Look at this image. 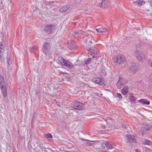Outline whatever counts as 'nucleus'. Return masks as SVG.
Returning <instances> with one entry per match:
<instances>
[{"mask_svg": "<svg viewBox=\"0 0 152 152\" xmlns=\"http://www.w3.org/2000/svg\"><path fill=\"white\" fill-rule=\"evenodd\" d=\"M42 31L47 34H52L54 31V27L53 25H48L44 27Z\"/></svg>", "mask_w": 152, "mask_h": 152, "instance_id": "obj_1", "label": "nucleus"}, {"mask_svg": "<svg viewBox=\"0 0 152 152\" xmlns=\"http://www.w3.org/2000/svg\"><path fill=\"white\" fill-rule=\"evenodd\" d=\"M51 48L50 44L48 42L45 43L42 47V51L43 53L45 55L49 54L51 50Z\"/></svg>", "mask_w": 152, "mask_h": 152, "instance_id": "obj_2", "label": "nucleus"}, {"mask_svg": "<svg viewBox=\"0 0 152 152\" xmlns=\"http://www.w3.org/2000/svg\"><path fill=\"white\" fill-rule=\"evenodd\" d=\"M72 106L74 109L77 110H81L84 108L83 104L80 102L78 101H75L74 102Z\"/></svg>", "mask_w": 152, "mask_h": 152, "instance_id": "obj_3", "label": "nucleus"}, {"mask_svg": "<svg viewBox=\"0 0 152 152\" xmlns=\"http://www.w3.org/2000/svg\"><path fill=\"white\" fill-rule=\"evenodd\" d=\"M137 59L139 61H142L145 58L144 54L141 51L137 50L135 52Z\"/></svg>", "mask_w": 152, "mask_h": 152, "instance_id": "obj_4", "label": "nucleus"}, {"mask_svg": "<svg viewBox=\"0 0 152 152\" xmlns=\"http://www.w3.org/2000/svg\"><path fill=\"white\" fill-rule=\"evenodd\" d=\"M138 69V67L134 63L131 64L130 66L128 69L129 72L131 73H135Z\"/></svg>", "mask_w": 152, "mask_h": 152, "instance_id": "obj_5", "label": "nucleus"}, {"mask_svg": "<svg viewBox=\"0 0 152 152\" xmlns=\"http://www.w3.org/2000/svg\"><path fill=\"white\" fill-rule=\"evenodd\" d=\"M4 46L2 43H0V60L1 61L4 63V50L3 49Z\"/></svg>", "mask_w": 152, "mask_h": 152, "instance_id": "obj_6", "label": "nucleus"}, {"mask_svg": "<svg viewBox=\"0 0 152 152\" xmlns=\"http://www.w3.org/2000/svg\"><path fill=\"white\" fill-rule=\"evenodd\" d=\"M4 46L2 43H0V60L1 61L4 63V50L3 49Z\"/></svg>", "mask_w": 152, "mask_h": 152, "instance_id": "obj_7", "label": "nucleus"}, {"mask_svg": "<svg viewBox=\"0 0 152 152\" xmlns=\"http://www.w3.org/2000/svg\"><path fill=\"white\" fill-rule=\"evenodd\" d=\"M126 137L127 138L126 140H127V142H133L136 141L135 137L131 135L126 134Z\"/></svg>", "mask_w": 152, "mask_h": 152, "instance_id": "obj_8", "label": "nucleus"}, {"mask_svg": "<svg viewBox=\"0 0 152 152\" xmlns=\"http://www.w3.org/2000/svg\"><path fill=\"white\" fill-rule=\"evenodd\" d=\"M88 50L91 53V55L94 58L97 57L98 55L97 51L95 50V48L93 47L89 48Z\"/></svg>", "mask_w": 152, "mask_h": 152, "instance_id": "obj_9", "label": "nucleus"}, {"mask_svg": "<svg viewBox=\"0 0 152 152\" xmlns=\"http://www.w3.org/2000/svg\"><path fill=\"white\" fill-rule=\"evenodd\" d=\"M126 58L123 56H118L116 60L117 63L119 64H123L126 61Z\"/></svg>", "mask_w": 152, "mask_h": 152, "instance_id": "obj_10", "label": "nucleus"}, {"mask_svg": "<svg viewBox=\"0 0 152 152\" xmlns=\"http://www.w3.org/2000/svg\"><path fill=\"white\" fill-rule=\"evenodd\" d=\"M152 127L151 125L149 124H145L143 126L142 129V134H146L147 133L146 131H148Z\"/></svg>", "mask_w": 152, "mask_h": 152, "instance_id": "obj_11", "label": "nucleus"}, {"mask_svg": "<svg viewBox=\"0 0 152 152\" xmlns=\"http://www.w3.org/2000/svg\"><path fill=\"white\" fill-rule=\"evenodd\" d=\"M67 45L68 48L71 50L75 48L77 46L75 44L74 41L72 40L68 41Z\"/></svg>", "mask_w": 152, "mask_h": 152, "instance_id": "obj_12", "label": "nucleus"}, {"mask_svg": "<svg viewBox=\"0 0 152 152\" xmlns=\"http://www.w3.org/2000/svg\"><path fill=\"white\" fill-rule=\"evenodd\" d=\"M145 3V2L143 0H139L133 2L132 3V4L134 6H140L144 4Z\"/></svg>", "mask_w": 152, "mask_h": 152, "instance_id": "obj_13", "label": "nucleus"}, {"mask_svg": "<svg viewBox=\"0 0 152 152\" xmlns=\"http://www.w3.org/2000/svg\"><path fill=\"white\" fill-rule=\"evenodd\" d=\"M124 85V80L121 78L119 77L117 82L116 86L118 88H120Z\"/></svg>", "mask_w": 152, "mask_h": 152, "instance_id": "obj_14", "label": "nucleus"}, {"mask_svg": "<svg viewBox=\"0 0 152 152\" xmlns=\"http://www.w3.org/2000/svg\"><path fill=\"white\" fill-rule=\"evenodd\" d=\"M56 61L58 64L62 66L64 62L65 61V60L62 57H59Z\"/></svg>", "mask_w": 152, "mask_h": 152, "instance_id": "obj_15", "label": "nucleus"}, {"mask_svg": "<svg viewBox=\"0 0 152 152\" xmlns=\"http://www.w3.org/2000/svg\"><path fill=\"white\" fill-rule=\"evenodd\" d=\"M128 89L129 87L128 86H124L123 88L121 91V93L123 95H126L128 93Z\"/></svg>", "mask_w": 152, "mask_h": 152, "instance_id": "obj_16", "label": "nucleus"}, {"mask_svg": "<svg viewBox=\"0 0 152 152\" xmlns=\"http://www.w3.org/2000/svg\"><path fill=\"white\" fill-rule=\"evenodd\" d=\"M1 89L4 96L5 97L7 96V90L5 86H4L2 85L1 86Z\"/></svg>", "mask_w": 152, "mask_h": 152, "instance_id": "obj_17", "label": "nucleus"}, {"mask_svg": "<svg viewBox=\"0 0 152 152\" xmlns=\"http://www.w3.org/2000/svg\"><path fill=\"white\" fill-rule=\"evenodd\" d=\"M94 38L92 37H89L86 39V43L88 45L91 46L92 45V41Z\"/></svg>", "mask_w": 152, "mask_h": 152, "instance_id": "obj_18", "label": "nucleus"}, {"mask_svg": "<svg viewBox=\"0 0 152 152\" xmlns=\"http://www.w3.org/2000/svg\"><path fill=\"white\" fill-rule=\"evenodd\" d=\"M70 7V6L69 5L66 4L65 6L63 7L60 9V11L61 12H65L68 10Z\"/></svg>", "mask_w": 152, "mask_h": 152, "instance_id": "obj_19", "label": "nucleus"}, {"mask_svg": "<svg viewBox=\"0 0 152 152\" xmlns=\"http://www.w3.org/2000/svg\"><path fill=\"white\" fill-rule=\"evenodd\" d=\"M139 102H140L141 103L145 104H149L150 102L146 99H141L139 100Z\"/></svg>", "mask_w": 152, "mask_h": 152, "instance_id": "obj_20", "label": "nucleus"}, {"mask_svg": "<svg viewBox=\"0 0 152 152\" xmlns=\"http://www.w3.org/2000/svg\"><path fill=\"white\" fill-rule=\"evenodd\" d=\"M62 65L66 66L69 69H71L73 68L72 64H68L67 61L66 60L64 62V63Z\"/></svg>", "mask_w": 152, "mask_h": 152, "instance_id": "obj_21", "label": "nucleus"}, {"mask_svg": "<svg viewBox=\"0 0 152 152\" xmlns=\"http://www.w3.org/2000/svg\"><path fill=\"white\" fill-rule=\"evenodd\" d=\"M107 0H102V2H101L100 3H99V6L101 7H104L105 6V4L107 3Z\"/></svg>", "mask_w": 152, "mask_h": 152, "instance_id": "obj_22", "label": "nucleus"}, {"mask_svg": "<svg viewBox=\"0 0 152 152\" xmlns=\"http://www.w3.org/2000/svg\"><path fill=\"white\" fill-rule=\"evenodd\" d=\"M33 13L35 15L38 16L40 14V10L39 8H37L33 11Z\"/></svg>", "mask_w": 152, "mask_h": 152, "instance_id": "obj_23", "label": "nucleus"}, {"mask_svg": "<svg viewBox=\"0 0 152 152\" xmlns=\"http://www.w3.org/2000/svg\"><path fill=\"white\" fill-rule=\"evenodd\" d=\"M107 142H104L100 144V147L103 149H107L106 147L107 146Z\"/></svg>", "mask_w": 152, "mask_h": 152, "instance_id": "obj_24", "label": "nucleus"}, {"mask_svg": "<svg viewBox=\"0 0 152 152\" xmlns=\"http://www.w3.org/2000/svg\"><path fill=\"white\" fill-rule=\"evenodd\" d=\"M92 59V58H88L86 60H85L84 61V64L86 65H87L90 64L91 60Z\"/></svg>", "mask_w": 152, "mask_h": 152, "instance_id": "obj_25", "label": "nucleus"}, {"mask_svg": "<svg viewBox=\"0 0 152 152\" xmlns=\"http://www.w3.org/2000/svg\"><path fill=\"white\" fill-rule=\"evenodd\" d=\"M107 146L106 147V149L109 150V149H114V148L112 146V145L110 144V143L107 142Z\"/></svg>", "mask_w": 152, "mask_h": 152, "instance_id": "obj_26", "label": "nucleus"}, {"mask_svg": "<svg viewBox=\"0 0 152 152\" xmlns=\"http://www.w3.org/2000/svg\"><path fill=\"white\" fill-rule=\"evenodd\" d=\"M99 127L101 129L102 131H106L105 130V126L103 124H101L99 125Z\"/></svg>", "mask_w": 152, "mask_h": 152, "instance_id": "obj_27", "label": "nucleus"}, {"mask_svg": "<svg viewBox=\"0 0 152 152\" xmlns=\"http://www.w3.org/2000/svg\"><path fill=\"white\" fill-rule=\"evenodd\" d=\"M104 81L103 79H102L100 78V79L99 80V82L98 83L100 86H102L104 84Z\"/></svg>", "mask_w": 152, "mask_h": 152, "instance_id": "obj_28", "label": "nucleus"}, {"mask_svg": "<svg viewBox=\"0 0 152 152\" xmlns=\"http://www.w3.org/2000/svg\"><path fill=\"white\" fill-rule=\"evenodd\" d=\"M36 49L34 46H32L30 48L29 51L30 52H34L36 51Z\"/></svg>", "mask_w": 152, "mask_h": 152, "instance_id": "obj_29", "label": "nucleus"}, {"mask_svg": "<svg viewBox=\"0 0 152 152\" xmlns=\"http://www.w3.org/2000/svg\"><path fill=\"white\" fill-rule=\"evenodd\" d=\"M4 79L3 77L0 75V86L2 85V84L4 83Z\"/></svg>", "mask_w": 152, "mask_h": 152, "instance_id": "obj_30", "label": "nucleus"}, {"mask_svg": "<svg viewBox=\"0 0 152 152\" xmlns=\"http://www.w3.org/2000/svg\"><path fill=\"white\" fill-rule=\"evenodd\" d=\"M151 142L148 140H145V141L143 142V143L145 145H149L151 144Z\"/></svg>", "mask_w": 152, "mask_h": 152, "instance_id": "obj_31", "label": "nucleus"}, {"mask_svg": "<svg viewBox=\"0 0 152 152\" xmlns=\"http://www.w3.org/2000/svg\"><path fill=\"white\" fill-rule=\"evenodd\" d=\"M100 78L97 77L94 78V81L95 83L97 84L99 83Z\"/></svg>", "mask_w": 152, "mask_h": 152, "instance_id": "obj_32", "label": "nucleus"}, {"mask_svg": "<svg viewBox=\"0 0 152 152\" xmlns=\"http://www.w3.org/2000/svg\"><path fill=\"white\" fill-rule=\"evenodd\" d=\"M45 137L47 138H52V135L50 133H48L47 134H45Z\"/></svg>", "mask_w": 152, "mask_h": 152, "instance_id": "obj_33", "label": "nucleus"}, {"mask_svg": "<svg viewBox=\"0 0 152 152\" xmlns=\"http://www.w3.org/2000/svg\"><path fill=\"white\" fill-rule=\"evenodd\" d=\"M130 100L133 103H135V101L136 99L134 97V98H129Z\"/></svg>", "mask_w": 152, "mask_h": 152, "instance_id": "obj_34", "label": "nucleus"}, {"mask_svg": "<svg viewBox=\"0 0 152 152\" xmlns=\"http://www.w3.org/2000/svg\"><path fill=\"white\" fill-rule=\"evenodd\" d=\"M72 34L75 35L76 37H78L79 36V33L77 31H74L72 32Z\"/></svg>", "mask_w": 152, "mask_h": 152, "instance_id": "obj_35", "label": "nucleus"}, {"mask_svg": "<svg viewBox=\"0 0 152 152\" xmlns=\"http://www.w3.org/2000/svg\"><path fill=\"white\" fill-rule=\"evenodd\" d=\"M85 145L87 146H90L93 145V143H90L89 142H87L85 144Z\"/></svg>", "mask_w": 152, "mask_h": 152, "instance_id": "obj_36", "label": "nucleus"}, {"mask_svg": "<svg viewBox=\"0 0 152 152\" xmlns=\"http://www.w3.org/2000/svg\"><path fill=\"white\" fill-rule=\"evenodd\" d=\"M148 64L149 66L152 67V60H150L148 61Z\"/></svg>", "mask_w": 152, "mask_h": 152, "instance_id": "obj_37", "label": "nucleus"}, {"mask_svg": "<svg viewBox=\"0 0 152 152\" xmlns=\"http://www.w3.org/2000/svg\"><path fill=\"white\" fill-rule=\"evenodd\" d=\"M116 95H117V97L121 99V98H122V95L120 93H117L116 94Z\"/></svg>", "mask_w": 152, "mask_h": 152, "instance_id": "obj_38", "label": "nucleus"}, {"mask_svg": "<svg viewBox=\"0 0 152 152\" xmlns=\"http://www.w3.org/2000/svg\"><path fill=\"white\" fill-rule=\"evenodd\" d=\"M109 29L108 28H104L102 29V30H103V32H105L106 31H109Z\"/></svg>", "mask_w": 152, "mask_h": 152, "instance_id": "obj_39", "label": "nucleus"}, {"mask_svg": "<svg viewBox=\"0 0 152 152\" xmlns=\"http://www.w3.org/2000/svg\"><path fill=\"white\" fill-rule=\"evenodd\" d=\"M102 29H101V28H98V29H96V31L99 33H102L103 32V30H102Z\"/></svg>", "mask_w": 152, "mask_h": 152, "instance_id": "obj_40", "label": "nucleus"}, {"mask_svg": "<svg viewBox=\"0 0 152 152\" xmlns=\"http://www.w3.org/2000/svg\"><path fill=\"white\" fill-rule=\"evenodd\" d=\"M7 63H8V64H11V63H12V62L11 61H10V59L9 58H8V57H7Z\"/></svg>", "mask_w": 152, "mask_h": 152, "instance_id": "obj_41", "label": "nucleus"}, {"mask_svg": "<svg viewBox=\"0 0 152 152\" xmlns=\"http://www.w3.org/2000/svg\"><path fill=\"white\" fill-rule=\"evenodd\" d=\"M47 4H49L51 6L53 7V5H54V4H53V2H48V3H47Z\"/></svg>", "mask_w": 152, "mask_h": 152, "instance_id": "obj_42", "label": "nucleus"}, {"mask_svg": "<svg viewBox=\"0 0 152 152\" xmlns=\"http://www.w3.org/2000/svg\"><path fill=\"white\" fill-rule=\"evenodd\" d=\"M130 94V96H129V98H132H132H134V96H133V94H132V93H131Z\"/></svg>", "mask_w": 152, "mask_h": 152, "instance_id": "obj_43", "label": "nucleus"}, {"mask_svg": "<svg viewBox=\"0 0 152 152\" xmlns=\"http://www.w3.org/2000/svg\"><path fill=\"white\" fill-rule=\"evenodd\" d=\"M81 139L82 140H85V141H91V142H92V141H89V140H88L84 139H83V138H81Z\"/></svg>", "mask_w": 152, "mask_h": 152, "instance_id": "obj_44", "label": "nucleus"}, {"mask_svg": "<svg viewBox=\"0 0 152 152\" xmlns=\"http://www.w3.org/2000/svg\"><path fill=\"white\" fill-rule=\"evenodd\" d=\"M135 151L136 152H140V150L138 149H136Z\"/></svg>", "mask_w": 152, "mask_h": 152, "instance_id": "obj_45", "label": "nucleus"}, {"mask_svg": "<svg viewBox=\"0 0 152 152\" xmlns=\"http://www.w3.org/2000/svg\"><path fill=\"white\" fill-rule=\"evenodd\" d=\"M43 12H44V13L45 14V15H46V14H47V13H46V12H45V10L44 11H43Z\"/></svg>", "mask_w": 152, "mask_h": 152, "instance_id": "obj_46", "label": "nucleus"}, {"mask_svg": "<svg viewBox=\"0 0 152 152\" xmlns=\"http://www.w3.org/2000/svg\"><path fill=\"white\" fill-rule=\"evenodd\" d=\"M122 126L124 127V128H125V129L126 128V127L125 126H124L122 125Z\"/></svg>", "mask_w": 152, "mask_h": 152, "instance_id": "obj_47", "label": "nucleus"}, {"mask_svg": "<svg viewBox=\"0 0 152 152\" xmlns=\"http://www.w3.org/2000/svg\"><path fill=\"white\" fill-rule=\"evenodd\" d=\"M146 10L148 11H149V10Z\"/></svg>", "mask_w": 152, "mask_h": 152, "instance_id": "obj_48", "label": "nucleus"}, {"mask_svg": "<svg viewBox=\"0 0 152 152\" xmlns=\"http://www.w3.org/2000/svg\"><path fill=\"white\" fill-rule=\"evenodd\" d=\"M61 73H65L64 72H62Z\"/></svg>", "mask_w": 152, "mask_h": 152, "instance_id": "obj_49", "label": "nucleus"}, {"mask_svg": "<svg viewBox=\"0 0 152 152\" xmlns=\"http://www.w3.org/2000/svg\"><path fill=\"white\" fill-rule=\"evenodd\" d=\"M34 114L33 115V117H34Z\"/></svg>", "mask_w": 152, "mask_h": 152, "instance_id": "obj_50", "label": "nucleus"}, {"mask_svg": "<svg viewBox=\"0 0 152 152\" xmlns=\"http://www.w3.org/2000/svg\"><path fill=\"white\" fill-rule=\"evenodd\" d=\"M64 152H66V151H64Z\"/></svg>", "mask_w": 152, "mask_h": 152, "instance_id": "obj_51", "label": "nucleus"}, {"mask_svg": "<svg viewBox=\"0 0 152 152\" xmlns=\"http://www.w3.org/2000/svg\"><path fill=\"white\" fill-rule=\"evenodd\" d=\"M151 27L152 28V26H151Z\"/></svg>", "mask_w": 152, "mask_h": 152, "instance_id": "obj_52", "label": "nucleus"}]
</instances>
